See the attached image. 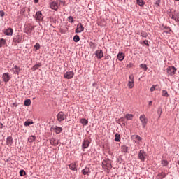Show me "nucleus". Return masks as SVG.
I'll use <instances>...</instances> for the list:
<instances>
[{"instance_id":"0eeeda50","label":"nucleus","mask_w":179,"mask_h":179,"mask_svg":"<svg viewBox=\"0 0 179 179\" xmlns=\"http://www.w3.org/2000/svg\"><path fill=\"white\" fill-rule=\"evenodd\" d=\"M133 141H134L137 145H139L142 142V138L138 135H132L131 136Z\"/></svg>"},{"instance_id":"864d4df0","label":"nucleus","mask_w":179,"mask_h":179,"mask_svg":"<svg viewBox=\"0 0 179 179\" xmlns=\"http://www.w3.org/2000/svg\"><path fill=\"white\" fill-rule=\"evenodd\" d=\"M28 34H30L31 33V29H29L26 31Z\"/></svg>"},{"instance_id":"2f4dec72","label":"nucleus","mask_w":179,"mask_h":179,"mask_svg":"<svg viewBox=\"0 0 179 179\" xmlns=\"http://www.w3.org/2000/svg\"><path fill=\"white\" fill-rule=\"evenodd\" d=\"M121 150H122V152L127 153V152H128V147H127L126 145H122L121 147Z\"/></svg>"},{"instance_id":"c85d7f7f","label":"nucleus","mask_w":179,"mask_h":179,"mask_svg":"<svg viewBox=\"0 0 179 179\" xmlns=\"http://www.w3.org/2000/svg\"><path fill=\"white\" fill-rule=\"evenodd\" d=\"M5 44H6V40H5L3 38L0 39V48L3 47V45H5Z\"/></svg>"},{"instance_id":"f03ea898","label":"nucleus","mask_w":179,"mask_h":179,"mask_svg":"<svg viewBox=\"0 0 179 179\" xmlns=\"http://www.w3.org/2000/svg\"><path fill=\"white\" fill-rule=\"evenodd\" d=\"M139 120L143 128H146V125H148V117H146V115L145 114L140 115Z\"/></svg>"},{"instance_id":"c03bdc74","label":"nucleus","mask_w":179,"mask_h":179,"mask_svg":"<svg viewBox=\"0 0 179 179\" xmlns=\"http://www.w3.org/2000/svg\"><path fill=\"white\" fill-rule=\"evenodd\" d=\"M20 176H21V177H23L24 176H26V172L23 170L20 171Z\"/></svg>"},{"instance_id":"58836bf2","label":"nucleus","mask_w":179,"mask_h":179,"mask_svg":"<svg viewBox=\"0 0 179 179\" xmlns=\"http://www.w3.org/2000/svg\"><path fill=\"white\" fill-rule=\"evenodd\" d=\"M171 19H173V20H175V22H177L178 23H179V17H178L176 15H172L171 16Z\"/></svg>"},{"instance_id":"bb28decb","label":"nucleus","mask_w":179,"mask_h":179,"mask_svg":"<svg viewBox=\"0 0 179 179\" xmlns=\"http://www.w3.org/2000/svg\"><path fill=\"white\" fill-rule=\"evenodd\" d=\"M80 122L83 124V125H86L87 124H89V121H87V120L83 118L80 120Z\"/></svg>"},{"instance_id":"2eb2a0df","label":"nucleus","mask_w":179,"mask_h":179,"mask_svg":"<svg viewBox=\"0 0 179 179\" xmlns=\"http://www.w3.org/2000/svg\"><path fill=\"white\" fill-rule=\"evenodd\" d=\"M13 41V43H22V36L17 35L14 36Z\"/></svg>"},{"instance_id":"a18cd8bd","label":"nucleus","mask_w":179,"mask_h":179,"mask_svg":"<svg viewBox=\"0 0 179 179\" xmlns=\"http://www.w3.org/2000/svg\"><path fill=\"white\" fill-rule=\"evenodd\" d=\"M57 2L58 3L59 6L60 5H63V6L65 5V3L61 0H57Z\"/></svg>"},{"instance_id":"dca6fc26","label":"nucleus","mask_w":179,"mask_h":179,"mask_svg":"<svg viewBox=\"0 0 179 179\" xmlns=\"http://www.w3.org/2000/svg\"><path fill=\"white\" fill-rule=\"evenodd\" d=\"M12 71L13 73H15V75H18L20 71H22V69H20V67L15 65L14 68L12 69Z\"/></svg>"},{"instance_id":"de8ad7c7","label":"nucleus","mask_w":179,"mask_h":179,"mask_svg":"<svg viewBox=\"0 0 179 179\" xmlns=\"http://www.w3.org/2000/svg\"><path fill=\"white\" fill-rule=\"evenodd\" d=\"M0 16L1 17H3V16H5V12H3V10H0Z\"/></svg>"},{"instance_id":"5701e85b","label":"nucleus","mask_w":179,"mask_h":179,"mask_svg":"<svg viewBox=\"0 0 179 179\" xmlns=\"http://www.w3.org/2000/svg\"><path fill=\"white\" fill-rule=\"evenodd\" d=\"M125 118L127 120V121H131V120L134 118V115L132 114H126Z\"/></svg>"},{"instance_id":"ea45409f","label":"nucleus","mask_w":179,"mask_h":179,"mask_svg":"<svg viewBox=\"0 0 179 179\" xmlns=\"http://www.w3.org/2000/svg\"><path fill=\"white\" fill-rule=\"evenodd\" d=\"M141 36L143 37L144 38H146V37H148V33L145 31H141Z\"/></svg>"},{"instance_id":"412c9836","label":"nucleus","mask_w":179,"mask_h":179,"mask_svg":"<svg viewBox=\"0 0 179 179\" xmlns=\"http://www.w3.org/2000/svg\"><path fill=\"white\" fill-rule=\"evenodd\" d=\"M124 58H125V54L122 52H119L117 55V59L119 61H124Z\"/></svg>"},{"instance_id":"aec40b11","label":"nucleus","mask_w":179,"mask_h":179,"mask_svg":"<svg viewBox=\"0 0 179 179\" xmlns=\"http://www.w3.org/2000/svg\"><path fill=\"white\" fill-rule=\"evenodd\" d=\"M82 173L84 176H89L90 174V169L88 167H85L84 169L82 170Z\"/></svg>"},{"instance_id":"20e7f679","label":"nucleus","mask_w":179,"mask_h":179,"mask_svg":"<svg viewBox=\"0 0 179 179\" xmlns=\"http://www.w3.org/2000/svg\"><path fill=\"white\" fill-rule=\"evenodd\" d=\"M166 72L168 75H170V76H173V75H175L176 72H177V69H176V67L171 66L167 68Z\"/></svg>"},{"instance_id":"bf43d9fd","label":"nucleus","mask_w":179,"mask_h":179,"mask_svg":"<svg viewBox=\"0 0 179 179\" xmlns=\"http://www.w3.org/2000/svg\"><path fill=\"white\" fill-rule=\"evenodd\" d=\"M176 1H179V0H176Z\"/></svg>"},{"instance_id":"9b49d317","label":"nucleus","mask_w":179,"mask_h":179,"mask_svg":"<svg viewBox=\"0 0 179 179\" xmlns=\"http://www.w3.org/2000/svg\"><path fill=\"white\" fill-rule=\"evenodd\" d=\"M51 129L52 131H54L55 134H61V132H62V127H59L57 126L52 127Z\"/></svg>"},{"instance_id":"e433bc0d","label":"nucleus","mask_w":179,"mask_h":179,"mask_svg":"<svg viewBox=\"0 0 179 179\" xmlns=\"http://www.w3.org/2000/svg\"><path fill=\"white\" fill-rule=\"evenodd\" d=\"M128 87L129 89H132L134 87V81H129L128 82Z\"/></svg>"},{"instance_id":"09e8293b","label":"nucleus","mask_w":179,"mask_h":179,"mask_svg":"<svg viewBox=\"0 0 179 179\" xmlns=\"http://www.w3.org/2000/svg\"><path fill=\"white\" fill-rule=\"evenodd\" d=\"M34 47H35L36 50H40V44L39 43H36Z\"/></svg>"},{"instance_id":"4c0bfd02","label":"nucleus","mask_w":179,"mask_h":179,"mask_svg":"<svg viewBox=\"0 0 179 179\" xmlns=\"http://www.w3.org/2000/svg\"><path fill=\"white\" fill-rule=\"evenodd\" d=\"M90 48H92V50H94V48H96V43L93 42H90Z\"/></svg>"},{"instance_id":"f257e3e1","label":"nucleus","mask_w":179,"mask_h":179,"mask_svg":"<svg viewBox=\"0 0 179 179\" xmlns=\"http://www.w3.org/2000/svg\"><path fill=\"white\" fill-rule=\"evenodd\" d=\"M102 167L106 170H111V169H113L111 161H110V159L103 160L102 162Z\"/></svg>"},{"instance_id":"603ef678","label":"nucleus","mask_w":179,"mask_h":179,"mask_svg":"<svg viewBox=\"0 0 179 179\" xmlns=\"http://www.w3.org/2000/svg\"><path fill=\"white\" fill-rule=\"evenodd\" d=\"M152 104H153V102H152V101H149L148 106H149L150 107H152Z\"/></svg>"},{"instance_id":"6e6d98bb","label":"nucleus","mask_w":179,"mask_h":179,"mask_svg":"<svg viewBox=\"0 0 179 179\" xmlns=\"http://www.w3.org/2000/svg\"><path fill=\"white\" fill-rule=\"evenodd\" d=\"M13 106H14V107H17V103H13Z\"/></svg>"},{"instance_id":"37998d69","label":"nucleus","mask_w":179,"mask_h":179,"mask_svg":"<svg viewBox=\"0 0 179 179\" xmlns=\"http://www.w3.org/2000/svg\"><path fill=\"white\" fill-rule=\"evenodd\" d=\"M163 112V109L162 108H159L157 110V114H159V117L162 115V113Z\"/></svg>"},{"instance_id":"5fc2aeb1","label":"nucleus","mask_w":179,"mask_h":179,"mask_svg":"<svg viewBox=\"0 0 179 179\" xmlns=\"http://www.w3.org/2000/svg\"><path fill=\"white\" fill-rule=\"evenodd\" d=\"M0 128H3V124L0 123Z\"/></svg>"},{"instance_id":"b1692460","label":"nucleus","mask_w":179,"mask_h":179,"mask_svg":"<svg viewBox=\"0 0 179 179\" xmlns=\"http://www.w3.org/2000/svg\"><path fill=\"white\" fill-rule=\"evenodd\" d=\"M161 164L163 166V167H167V166H169V161L163 159L161 162Z\"/></svg>"},{"instance_id":"f3484780","label":"nucleus","mask_w":179,"mask_h":179,"mask_svg":"<svg viewBox=\"0 0 179 179\" xmlns=\"http://www.w3.org/2000/svg\"><path fill=\"white\" fill-rule=\"evenodd\" d=\"M69 167L70 169V170H73V171H76L78 170V165H76V162L70 164L69 165Z\"/></svg>"},{"instance_id":"72a5a7b5","label":"nucleus","mask_w":179,"mask_h":179,"mask_svg":"<svg viewBox=\"0 0 179 179\" xmlns=\"http://www.w3.org/2000/svg\"><path fill=\"white\" fill-rule=\"evenodd\" d=\"M29 142H34L36 141V136H31L28 138Z\"/></svg>"},{"instance_id":"423d86ee","label":"nucleus","mask_w":179,"mask_h":179,"mask_svg":"<svg viewBox=\"0 0 179 179\" xmlns=\"http://www.w3.org/2000/svg\"><path fill=\"white\" fill-rule=\"evenodd\" d=\"M138 158L141 162H145L146 160V152L143 150H141L138 153Z\"/></svg>"},{"instance_id":"f704fd0d","label":"nucleus","mask_w":179,"mask_h":179,"mask_svg":"<svg viewBox=\"0 0 179 179\" xmlns=\"http://www.w3.org/2000/svg\"><path fill=\"white\" fill-rule=\"evenodd\" d=\"M136 2H137V4L139 5V6H143V5H145L143 0H136Z\"/></svg>"},{"instance_id":"79ce46f5","label":"nucleus","mask_w":179,"mask_h":179,"mask_svg":"<svg viewBox=\"0 0 179 179\" xmlns=\"http://www.w3.org/2000/svg\"><path fill=\"white\" fill-rule=\"evenodd\" d=\"M159 176L160 178H164V177H166V173L161 172L160 173H159Z\"/></svg>"},{"instance_id":"393cba45","label":"nucleus","mask_w":179,"mask_h":179,"mask_svg":"<svg viewBox=\"0 0 179 179\" xmlns=\"http://www.w3.org/2000/svg\"><path fill=\"white\" fill-rule=\"evenodd\" d=\"M13 139L12 138V136H8L6 140L7 145H12Z\"/></svg>"},{"instance_id":"6ab92c4d","label":"nucleus","mask_w":179,"mask_h":179,"mask_svg":"<svg viewBox=\"0 0 179 179\" xmlns=\"http://www.w3.org/2000/svg\"><path fill=\"white\" fill-rule=\"evenodd\" d=\"M4 34L6 36H12L13 34V29L12 28H8L4 31Z\"/></svg>"},{"instance_id":"39448f33","label":"nucleus","mask_w":179,"mask_h":179,"mask_svg":"<svg viewBox=\"0 0 179 179\" xmlns=\"http://www.w3.org/2000/svg\"><path fill=\"white\" fill-rule=\"evenodd\" d=\"M12 79V76L9 74V73H4L2 75V80L5 82V83H8L9 80Z\"/></svg>"},{"instance_id":"ddd939ff","label":"nucleus","mask_w":179,"mask_h":179,"mask_svg":"<svg viewBox=\"0 0 179 179\" xmlns=\"http://www.w3.org/2000/svg\"><path fill=\"white\" fill-rule=\"evenodd\" d=\"M95 55L100 59L102 57H104V52H103V50H99L95 52Z\"/></svg>"},{"instance_id":"6e6552de","label":"nucleus","mask_w":179,"mask_h":179,"mask_svg":"<svg viewBox=\"0 0 179 179\" xmlns=\"http://www.w3.org/2000/svg\"><path fill=\"white\" fill-rule=\"evenodd\" d=\"M50 7L53 10H58L59 6L57 3V1H52V3H50Z\"/></svg>"},{"instance_id":"3c124183","label":"nucleus","mask_w":179,"mask_h":179,"mask_svg":"<svg viewBox=\"0 0 179 179\" xmlns=\"http://www.w3.org/2000/svg\"><path fill=\"white\" fill-rule=\"evenodd\" d=\"M69 20H71V23H73V17H69Z\"/></svg>"},{"instance_id":"8fccbe9b","label":"nucleus","mask_w":179,"mask_h":179,"mask_svg":"<svg viewBox=\"0 0 179 179\" xmlns=\"http://www.w3.org/2000/svg\"><path fill=\"white\" fill-rule=\"evenodd\" d=\"M143 44H145V45H149V42H148V41L147 40H145V41H143Z\"/></svg>"},{"instance_id":"f8f14e48","label":"nucleus","mask_w":179,"mask_h":179,"mask_svg":"<svg viewBox=\"0 0 179 179\" xmlns=\"http://www.w3.org/2000/svg\"><path fill=\"white\" fill-rule=\"evenodd\" d=\"M83 30H85V27H83V25H82L81 23H79L77 25V28L76 29V33H82V31H83Z\"/></svg>"},{"instance_id":"7ed1b4c3","label":"nucleus","mask_w":179,"mask_h":179,"mask_svg":"<svg viewBox=\"0 0 179 179\" xmlns=\"http://www.w3.org/2000/svg\"><path fill=\"white\" fill-rule=\"evenodd\" d=\"M67 116L66 114L64 113V112L61 111L57 115V120L59 122H62V121H65L66 120Z\"/></svg>"},{"instance_id":"4468645a","label":"nucleus","mask_w":179,"mask_h":179,"mask_svg":"<svg viewBox=\"0 0 179 179\" xmlns=\"http://www.w3.org/2000/svg\"><path fill=\"white\" fill-rule=\"evenodd\" d=\"M89 145H90V141L89 140H84L82 144L83 149H87L89 148Z\"/></svg>"},{"instance_id":"a878e982","label":"nucleus","mask_w":179,"mask_h":179,"mask_svg":"<svg viewBox=\"0 0 179 179\" xmlns=\"http://www.w3.org/2000/svg\"><path fill=\"white\" fill-rule=\"evenodd\" d=\"M40 66H41V64L38 63L37 64H35L33 67H32V71H36V69H38L40 68Z\"/></svg>"},{"instance_id":"473e14b6","label":"nucleus","mask_w":179,"mask_h":179,"mask_svg":"<svg viewBox=\"0 0 179 179\" xmlns=\"http://www.w3.org/2000/svg\"><path fill=\"white\" fill-rule=\"evenodd\" d=\"M80 41V38L78 35L74 36L73 41L75 43H78V41Z\"/></svg>"},{"instance_id":"a211bd4d","label":"nucleus","mask_w":179,"mask_h":179,"mask_svg":"<svg viewBox=\"0 0 179 179\" xmlns=\"http://www.w3.org/2000/svg\"><path fill=\"white\" fill-rule=\"evenodd\" d=\"M155 90H162L159 85H153L150 89V92H155Z\"/></svg>"},{"instance_id":"9d476101","label":"nucleus","mask_w":179,"mask_h":179,"mask_svg":"<svg viewBox=\"0 0 179 179\" xmlns=\"http://www.w3.org/2000/svg\"><path fill=\"white\" fill-rule=\"evenodd\" d=\"M35 19L36 20L41 21L43 20V19H44V16H43V14L41 13V11H38L35 15Z\"/></svg>"},{"instance_id":"4be33fe9","label":"nucleus","mask_w":179,"mask_h":179,"mask_svg":"<svg viewBox=\"0 0 179 179\" xmlns=\"http://www.w3.org/2000/svg\"><path fill=\"white\" fill-rule=\"evenodd\" d=\"M58 143H59L58 141L56 140L55 138H52L50 139V145H52V146H58Z\"/></svg>"},{"instance_id":"7c9ffc66","label":"nucleus","mask_w":179,"mask_h":179,"mask_svg":"<svg viewBox=\"0 0 179 179\" xmlns=\"http://www.w3.org/2000/svg\"><path fill=\"white\" fill-rule=\"evenodd\" d=\"M31 104V101L30 99H26L24 101V106H26L27 107H29V106H30Z\"/></svg>"},{"instance_id":"a19ab883","label":"nucleus","mask_w":179,"mask_h":179,"mask_svg":"<svg viewBox=\"0 0 179 179\" xmlns=\"http://www.w3.org/2000/svg\"><path fill=\"white\" fill-rule=\"evenodd\" d=\"M141 68H142V69H144V71H148V66L145 64H141Z\"/></svg>"},{"instance_id":"c9c22d12","label":"nucleus","mask_w":179,"mask_h":179,"mask_svg":"<svg viewBox=\"0 0 179 179\" xmlns=\"http://www.w3.org/2000/svg\"><path fill=\"white\" fill-rule=\"evenodd\" d=\"M34 124V122H32V121H29V120H27V121H26L25 122H24V126L25 127H29V125H31V124Z\"/></svg>"},{"instance_id":"4d7b16f0","label":"nucleus","mask_w":179,"mask_h":179,"mask_svg":"<svg viewBox=\"0 0 179 179\" xmlns=\"http://www.w3.org/2000/svg\"><path fill=\"white\" fill-rule=\"evenodd\" d=\"M35 3H38V0H34Z\"/></svg>"},{"instance_id":"49530a36","label":"nucleus","mask_w":179,"mask_h":179,"mask_svg":"<svg viewBox=\"0 0 179 179\" xmlns=\"http://www.w3.org/2000/svg\"><path fill=\"white\" fill-rule=\"evenodd\" d=\"M129 79V81L134 82V74H131Z\"/></svg>"},{"instance_id":"cd10ccee","label":"nucleus","mask_w":179,"mask_h":179,"mask_svg":"<svg viewBox=\"0 0 179 179\" xmlns=\"http://www.w3.org/2000/svg\"><path fill=\"white\" fill-rule=\"evenodd\" d=\"M115 141L116 142H120V141H121V136H120L119 134H116L115 136Z\"/></svg>"},{"instance_id":"1a4fd4ad","label":"nucleus","mask_w":179,"mask_h":179,"mask_svg":"<svg viewBox=\"0 0 179 179\" xmlns=\"http://www.w3.org/2000/svg\"><path fill=\"white\" fill-rule=\"evenodd\" d=\"M75 76V73L73 71H67L64 73V76L66 79H72Z\"/></svg>"},{"instance_id":"c756f323","label":"nucleus","mask_w":179,"mask_h":179,"mask_svg":"<svg viewBox=\"0 0 179 179\" xmlns=\"http://www.w3.org/2000/svg\"><path fill=\"white\" fill-rule=\"evenodd\" d=\"M162 96L163 97H169V92H167V91L163 90L162 92Z\"/></svg>"},{"instance_id":"13d9d810","label":"nucleus","mask_w":179,"mask_h":179,"mask_svg":"<svg viewBox=\"0 0 179 179\" xmlns=\"http://www.w3.org/2000/svg\"><path fill=\"white\" fill-rule=\"evenodd\" d=\"M122 121V118L120 119Z\"/></svg>"}]
</instances>
